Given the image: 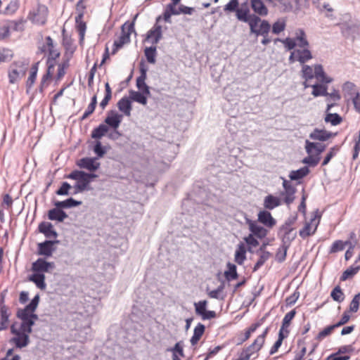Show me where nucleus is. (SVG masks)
Masks as SVG:
<instances>
[{
    "instance_id": "obj_58",
    "label": "nucleus",
    "mask_w": 360,
    "mask_h": 360,
    "mask_svg": "<svg viewBox=\"0 0 360 360\" xmlns=\"http://www.w3.org/2000/svg\"><path fill=\"white\" fill-rule=\"evenodd\" d=\"M359 269V266H356V267L351 266V267L348 268L342 273L341 278H340L341 281H346L347 279H348L349 278L352 277L358 272Z\"/></svg>"
},
{
    "instance_id": "obj_39",
    "label": "nucleus",
    "mask_w": 360,
    "mask_h": 360,
    "mask_svg": "<svg viewBox=\"0 0 360 360\" xmlns=\"http://www.w3.org/2000/svg\"><path fill=\"white\" fill-rule=\"evenodd\" d=\"M309 173V169L307 167H303L297 170L291 171L289 177L291 180H300L306 176Z\"/></svg>"
},
{
    "instance_id": "obj_54",
    "label": "nucleus",
    "mask_w": 360,
    "mask_h": 360,
    "mask_svg": "<svg viewBox=\"0 0 360 360\" xmlns=\"http://www.w3.org/2000/svg\"><path fill=\"white\" fill-rule=\"evenodd\" d=\"M145 56L148 63L154 64L156 61V47L151 46L145 49Z\"/></svg>"
},
{
    "instance_id": "obj_19",
    "label": "nucleus",
    "mask_w": 360,
    "mask_h": 360,
    "mask_svg": "<svg viewBox=\"0 0 360 360\" xmlns=\"http://www.w3.org/2000/svg\"><path fill=\"white\" fill-rule=\"evenodd\" d=\"M247 224H248L249 229L252 235L259 238H263L266 236V229L259 225L257 221L248 220Z\"/></svg>"
},
{
    "instance_id": "obj_63",
    "label": "nucleus",
    "mask_w": 360,
    "mask_h": 360,
    "mask_svg": "<svg viewBox=\"0 0 360 360\" xmlns=\"http://www.w3.org/2000/svg\"><path fill=\"white\" fill-rule=\"evenodd\" d=\"M238 0H230V1L226 5H225L224 10L226 12H236L237 9H238Z\"/></svg>"
},
{
    "instance_id": "obj_34",
    "label": "nucleus",
    "mask_w": 360,
    "mask_h": 360,
    "mask_svg": "<svg viewBox=\"0 0 360 360\" xmlns=\"http://www.w3.org/2000/svg\"><path fill=\"white\" fill-rule=\"evenodd\" d=\"M28 280L35 283L37 287L41 290H44L46 287L45 276L44 274H37L34 272V274L29 276Z\"/></svg>"
},
{
    "instance_id": "obj_48",
    "label": "nucleus",
    "mask_w": 360,
    "mask_h": 360,
    "mask_svg": "<svg viewBox=\"0 0 360 360\" xmlns=\"http://www.w3.org/2000/svg\"><path fill=\"white\" fill-rule=\"evenodd\" d=\"M108 131V127L105 124H101L92 131L91 137L93 139H101L106 134Z\"/></svg>"
},
{
    "instance_id": "obj_46",
    "label": "nucleus",
    "mask_w": 360,
    "mask_h": 360,
    "mask_svg": "<svg viewBox=\"0 0 360 360\" xmlns=\"http://www.w3.org/2000/svg\"><path fill=\"white\" fill-rule=\"evenodd\" d=\"M307 154L308 156L302 160V163L308 165L310 167L316 166L321 160L320 156L315 155L314 153Z\"/></svg>"
},
{
    "instance_id": "obj_12",
    "label": "nucleus",
    "mask_w": 360,
    "mask_h": 360,
    "mask_svg": "<svg viewBox=\"0 0 360 360\" xmlns=\"http://www.w3.org/2000/svg\"><path fill=\"white\" fill-rule=\"evenodd\" d=\"M16 316L22 321L20 326H22L23 327L27 326L28 328H32L35 321L38 319V316L32 311L30 312L26 307L24 309H19Z\"/></svg>"
},
{
    "instance_id": "obj_26",
    "label": "nucleus",
    "mask_w": 360,
    "mask_h": 360,
    "mask_svg": "<svg viewBox=\"0 0 360 360\" xmlns=\"http://www.w3.org/2000/svg\"><path fill=\"white\" fill-rule=\"evenodd\" d=\"M61 209L62 208L56 207L50 210L48 212V218L52 221H63L68 218V214Z\"/></svg>"
},
{
    "instance_id": "obj_20",
    "label": "nucleus",
    "mask_w": 360,
    "mask_h": 360,
    "mask_svg": "<svg viewBox=\"0 0 360 360\" xmlns=\"http://www.w3.org/2000/svg\"><path fill=\"white\" fill-rule=\"evenodd\" d=\"M38 229L40 233L49 238H56L58 236L56 231L53 229V225L49 222L40 223Z\"/></svg>"
},
{
    "instance_id": "obj_40",
    "label": "nucleus",
    "mask_w": 360,
    "mask_h": 360,
    "mask_svg": "<svg viewBox=\"0 0 360 360\" xmlns=\"http://www.w3.org/2000/svg\"><path fill=\"white\" fill-rule=\"evenodd\" d=\"M205 327L202 323H198L194 328L193 335L191 339V343L192 345H195L201 338L202 335L205 332Z\"/></svg>"
},
{
    "instance_id": "obj_47",
    "label": "nucleus",
    "mask_w": 360,
    "mask_h": 360,
    "mask_svg": "<svg viewBox=\"0 0 360 360\" xmlns=\"http://www.w3.org/2000/svg\"><path fill=\"white\" fill-rule=\"evenodd\" d=\"M313 4L321 12L328 11L333 12V8L331 5L325 0H314Z\"/></svg>"
},
{
    "instance_id": "obj_29",
    "label": "nucleus",
    "mask_w": 360,
    "mask_h": 360,
    "mask_svg": "<svg viewBox=\"0 0 360 360\" xmlns=\"http://www.w3.org/2000/svg\"><path fill=\"white\" fill-rule=\"evenodd\" d=\"M250 4L252 10L257 15L266 16L268 14V8L262 0H250Z\"/></svg>"
},
{
    "instance_id": "obj_64",
    "label": "nucleus",
    "mask_w": 360,
    "mask_h": 360,
    "mask_svg": "<svg viewBox=\"0 0 360 360\" xmlns=\"http://www.w3.org/2000/svg\"><path fill=\"white\" fill-rule=\"evenodd\" d=\"M350 359L349 355H343L339 354V352L331 354L325 360H349Z\"/></svg>"
},
{
    "instance_id": "obj_25",
    "label": "nucleus",
    "mask_w": 360,
    "mask_h": 360,
    "mask_svg": "<svg viewBox=\"0 0 360 360\" xmlns=\"http://www.w3.org/2000/svg\"><path fill=\"white\" fill-rule=\"evenodd\" d=\"M0 330H6L8 326L10 313L8 307L0 304Z\"/></svg>"
},
{
    "instance_id": "obj_2",
    "label": "nucleus",
    "mask_w": 360,
    "mask_h": 360,
    "mask_svg": "<svg viewBox=\"0 0 360 360\" xmlns=\"http://www.w3.org/2000/svg\"><path fill=\"white\" fill-rule=\"evenodd\" d=\"M32 332V327L20 326L18 328L15 324H13L11 326V333L13 337L10 339L9 342L18 349L26 347L30 342V334Z\"/></svg>"
},
{
    "instance_id": "obj_52",
    "label": "nucleus",
    "mask_w": 360,
    "mask_h": 360,
    "mask_svg": "<svg viewBox=\"0 0 360 360\" xmlns=\"http://www.w3.org/2000/svg\"><path fill=\"white\" fill-rule=\"evenodd\" d=\"M330 297L338 302H342L345 299V295L339 285L336 286L331 292Z\"/></svg>"
},
{
    "instance_id": "obj_32",
    "label": "nucleus",
    "mask_w": 360,
    "mask_h": 360,
    "mask_svg": "<svg viewBox=\"0 0 360 360\" xmlns=\"http://www.w3.org/2000/svg\"><path fill=\"white\" fill-rule=\"evenodd\" d=\"M117 108L120 111L122 112L126 116H130L132 108L130 98L125 97L121 98L117 103Z\"/></svg>"
},
{
    "instance_id": "obj_10",
    "label": "nucleus",
    "mask_w": 360,
    "mask_h": 360,
    "mask_svg": "<svg viewBox=\"0 0 360 360\" xmlns=\"http://www.w3.org/2000/svg\"><path fill=\"white\" fill-rule=\"evenodd\" d=\"M48 9L44 5H38L30 11L27 19L36 25H44L46 22Z\"/></svg>"
},
{
    "instance_id": "obj_45",
    "label": "nucleus",
    "mask_w": 360,
    "mask_h": 360,
    "mask_svg": "<svg viewBox=\"0 0 360 360\" xmlns=\"http://www.w3.org/2000/svg\"><path fill=\"white\" fill-rule=\"evenodd\" d=\"M236 17L238 20L248 22L252 18V14H250L248 8H238L236 11Z\"/></svg>"
},
{
    "instance_id": "obj_35",
    "label": "nucleus",
    "mask_w": 360,
    "mask_h": 360,
    "mask_svg": "<svg viewBox=\"0 0 360 360\" xmlns=\"http://www.w3.org/2000/svg\"><path fill=\"white\" fill-rule=\"evenodd\" d=\"M246 259V248L243 243H239L235 252V262L242 264Z\"/></svg>"
},
{
    "instance_id": "obj_30",
    "label": "nucleus",
    "mask_w": 360,
    "mask_h": 360,
    "mask_svg": "<svg viewBox=\"0 0 360 360\" xmlns=\"http://www.w3.org/2000/svg\"><path fill=\"white\" fill-rule=\"evenodd\" d=\"M54 71V63L48 65L46 73L43 75L41 79L39 91L42 92L48 86Z\"/></svg>"
},
{
    "instance_id": "obj_3",
    "label": "nucleus",
    "mask_w": 360,
    "mask_h": 360,
    "mask_svg": "<svg viewBox=\"0 0 360 360\" xmlns=\"http://www.w3.org/2000/svg\"><path fill=\"white\" fill-rule=\"evenodd\" d=\"M302 73L303 78L305 79V82H304L305 88L311 86L308 82L314 77L321 83H330L332 81L330 78L326 75L322 65L319 64H316L314 66L303 64Z\"/></svg>"
},
{
    "instance_id": "obj_44",
    "label": "nucleus",
    "mask_w": 360,
    "mask_h": 360,
    "mask_svg": "<svg viewBox=\"0 0 360 360\" xmlns=\"http://www.w3.org/2000/svg\"><path fill=\"white\" fill-rule=\"evenodd\" d=\"M8 25L11 31L22 32L24 30L25 20L19 19L18 20H8Z\"/></svg>"
},
{
    "instance_id": "obj_21",
    "label": "nucleus",
    "mask_w": 360,
    "mask_h": 360,
    "mask_svg": "<svg viewBox=\"0 0 360 360\" xmlns=\"http://www.w3.org/2000/svg\"><path fill=\"white\" fill-rule=\"evenodd\" d=\"M141 75L136 79V86L139 91L150 95V90L148 85L146 84L145 80L146 79V70L142 66L141 67Z\"/></svg>"
},
{
    "instance_id": "obj_14",
    "label": "nucleus",
    "mask_w": 360,
    "mask_h": 360,
    "mask_svg": "<svg viewBox=\"0 0 360 360\" xmlns=\"http://www.w3.org/2000/svg\"><path fill=\"white\" fill-rule=\"evenodd\" d=\"M54 269L55 264L53 262H46L43 258H39L32 264V271L37 274L51 272Z\"/></svg>"
},
{
    "instance_id": "obj_55",
    "label": "nucleus",
    "mask_w": 360,
    "mask_h": 360,
    "mask_svg": "<svg viewBox=\"0 0 360 360\" xmlns=\"http://www.w3.org/2000/svg\"><path fill=\"white\" fill-rule=\"evenodd\" d=\"M105 97L100 103V107L102 109H104L106 107V105L108 104V102L110 101V100L111 99V97H112L111 89L108 82L105 84Z\"/></svg>"
},
{
    "instance_id": "obj_42",
    "label": "nucleus",
    "mask_w": 360,
    "mask_h": 360,
    "mask_svg": "<svg viewBox=\"0 0 360 360\" xmlns=\"http://www.w3.org/2000/svg\"><path fill=\"white\" fill-rule=\"evenodd\" d=\"M326 96L328 102L326 112H328L335 105V102L340 99V95L338 91L334 90L332 93H328V96Z\"/></svg>"
},
{
    "instance_id": "obj_24",
    "label": "nucleus",
    "mask_w": 360,
    "mask_h": 360,
    "mask_svg": "<svg viewBox=\"0 0 360 360\" xmlns=\"http://www.w3.org/2000/svg\"><path fill=\"white\" fill-rule=\"evenodd\" d=\"M283 11H291L299 0H269Z\"/></svg>"
},
{
    "instance_id": "obj_15",
    "label": "nucleus",
    "mask_w": 360,
    "mask_h": 360,
    "mask_svg": "<svg viewBox=\"0 0 360 360\" xmlns=\"http://www.w3.org/2000/svg\"><path fill=\"white\" fill-rule=\"evenodd\" d=\"M42 52H49L48 65L53 63L52 60H55L60 56V52L53 45V40L50 37L46 38V44L41 48Z\"/></svg>"
},
{
    "instance_id": "obj_51",
    "label": "nucleus",
    "mask_w": 360,
    "mask_h": 360,
    "mask_svg": "<svg viewBox=\"0 0 360 360\" xmlns=\"http://www.w3.org/2000/svg\"><path fill=\"white\" fill-rule=\"evenodd\" d=\"M350 245V249H354V245L350 241L342 242V240H336L331 247V252H335L344 250L345 245Z\"/></svg>"
},
{
    "instance_id": "obj_31",
    "label": "nucleus",
    "mask_w": 360,
    "mask_h": 360,
    "mask_svg": "<svg viewBox=\"0 0 360 360\" xmlns=\"http://www.w3.org/2000/svg\"><path fill=\"white\" fill-rule=\"evenodd\" d=\"M333 134L323 129H315L310 134V139L321 141H325L329 139Z\"/></svg>"
},
{
    "instance_id": "obj_50",
    "label": "nucleus",
    "mask_w": 360,
    "mask_h": 360,
    "mask_svg": "<svg viewBox=\"0 0 360 360\" xmlns=\"http://www.w3.org/2000/svg\"><path fill=\"white\" fill-rule=\"evenodd\" d=\"M228 270L225 271V276L227 280H234L238 278V274L236 271V266L233 264L229 262L227 264Z\"/></svg>"
},
{
    "instance_id": "obj_56",
    "label": "nucleus",
    "mask_w": 360,
    "mask_h": 360,
    "mask_svg": "<svg viewBox=\"0 0 360 360\" xmlns=\"http://www.w3.org/2000/svg\"><path fill=\"white\" fill-rule=\"evenodd\" d=\"M285 28V20L284 19H279L273 24L272 32L278 34Z\"/></svg>"
},
{
    "instance_id": "obj_5",
    "label": "nucleus",
    "mask_w": 360,
    "mask_h": 360,
    "mask_svg": "<svg viewBox=\"0 0 360 360\" xmlns=\"http://www.w3.org/2000/svg\"><path fill=\"white\" fill-rule=\"evenodd\" d=\"M29 68L27 60H18L11 64L8 71L10 84L18 83L26 74Z\"/></svg>"
},
{
    "instance_id": "obj_13",
    "label": "nucleus",
    "mask_w": 360,
    "mask_h": 360,
    "mask_svg": "<svg viewBox=\"0 0 360 360\" xmlns=\"http://www.w3.org/2000/svg\"><path fill=\"white\" fill-rule=\"evenodd\" d=\"M162 16L159 15L156 18V22L154 26L148 32L146 35V40L153 44H157L162 37V28L159 24Z\"/></svg>"
},
{
    "instance_id": "obj_11",
    "label": "nucleus",
    "mask_w": 360,
    "mask_h": 360,
    "mask_svg": "<svg viewBox=\"0 0 360 360\" xmlns=\"http://www.w3.org/2000/svg\"><path fill=\"white\" fill-rule=\"evenodd\" d=\"M132 31H134V23H124L122 25L121 35L114 41L112 54H115L119 49L123 46L124 44L129 42L130 34Z\"/></svg>"
},
{
    "instance_id": "obj_62",
    "label": "nucleus",
    "mask_w": 360,
    "mask_h": 360,
    "mask_svg": "<svg viewBox=\"0 0 360 360\" xmlns=\"http://www.w3.org/2000/svg\"><path fill=\"white\" fill-rule=\"evenodd\" d=\"M359 300H360V294L356 295L352 299L350 305H349V311L352 312H356L359 309Z\"/></svg>"
},
{
    "instance_id": "obj_6",
    "label": "nucleus",
    "mask_w": 360,
    "mask_h": 360,
    "mask_svg": "<svg viewBox=\"0 0 360 360\" xmlns=\"http://www.w3.org/2000/svg\"><path fill=\"white\" fill-rule=\"evenodd\" d=\"M248 23L250 26V32L256 35H268L270 31V24L256 15H252V18Z\"/></svg>"
},
{
    "instance_id": "obj_36",
    "label": "nucleus",
    "mask_w": 360,
    "mask_h": 360,
    "mask_svg": "<svg viewBox=\"0 0 360 360\" xmlns=\"http://www.w3.org/2000/svg\"><path fill=\"white\" fill-rule=\"evenodd\" d=\"M82 201L76 200L72 198H68L63 201H57L55 202V206L58 208H71L81 205Z\"/></svg>"
},
{
    "instance_id": "obj_8",
    "label": "nucleus",
    "mask_w": 360,
    "mask_h": 360,
    "mask_svg": "<svg viewBox=\"0 0 360 360\" xmlns=\"http://www.w3.org/2000/svg\"><path fill=\"white\" fill-rule=\"evenodd\" d=\"M310 46L293 49L289 56L290 63L299 62L303 65L313 58V55L309 49Z\"/></svg>"
},
{
    "instance_id": "obj_53",
    "label": "nucleus",
    "mask_w": 360,
    "mask_h": 360,
    "mask_svg": "<svg viewBox=\"0 0 360 360\" xmlns=\"http://www.w3.org/2000/svg\"><path fill=\"white\" fill-rule=\"evenodd\" d=\"M96 104H97V98H96V96L95 95V96H94L92 97L91 103H89V105H88L86 110L84 112V114H83V115L82 117V120H85L90 115H91L94 112Z\"/></svg>"
},
{
    "instance_id": "obj_22",
    "label": "nucleus",
    "mask_w": 360,
    "mask_h": 360,
    "mask_svg": "<svg viewBox=\"0 0 360 360\" xmlns=\"http://www.w3.org/2000/svg\"><path fill=\"white\" fill-rule=\"evenodd\" d=\"M122 115H120L117 112L112 110L108 113V115L106 117L105 122L110 127H112L113 129H117L119 127L122 122Z\"/></svg>"
},
{
    "instance_id": "obj_28",
    "label": "nucleus",
    "mask_w": 360,
    "mask_h": 360,
    "mask_svg": "<svg viewBox=\"0 0 360 360\" xmlns=\"http://www.w3.org/2000/svg\"><path fill=\"white\" fill-rule=\"evenodd\" d=\"M305 150L307 153H314L315 155L320 156V154L325 150V146L306 140Z\"/></svg>"
},
{
    "instance_id": "obj_23",
    "label": "nucleus",
    "mask_w": 360,
    "mask_h": 360,
    "mask_svg": "<svg viewBox=\"0 0 360 360\" xmlns=\"http://www.w3.org/2000/svg\"><path fill=\"white\" fill-rule=\"evenodd\" d=\"M266 245H263L257 251V254L259 255V259L255 264L253 271H257L271 257V254L264 250Z\"/></svg>"
},
{
    "instance_id": "obj_1",
    "label": "nucleus",
    "mask_w": 360,
    "mask_h": 360,
    "mask_svg": "<svg viewBox=\"0 0 360 360\" xmlns=\"http://www.w3.org/2000/svg\"><path fill=\"white\" fill-rule=\"evenodd\" d=\"M268 333L269 328H266L262 334L258 335L250 346L243 349L242 351L238 353V358L236 360H251L257 359L259 351L264 345Z\"/></svg>"
},
{
    "instance_id": "obj_57",
    "label": "nucleus",
    "mask_w": 360,
    "mask_h": 360,
    "mask_svg": "<svg viewBox=\"0 0 360 360\" xmlns=\"http://www.w3.org/2000/svg\"><path fill=\"white\" fill-rule=\"evenodd\" d=\"M11 29L7 21L0 22V39H4L9 37Z\"/></svg>"
},
{
    "instance_id": "obj_17",
    "label": "nucleus",
    "mask_w": 360,
    "mask_h": 360,
    "mask_svg": "<svg viewBox=\"0 0 360 360\" xmlns=\"http://www.w3.org/2000/svg\"><path fill=\"white\" fill-rule=\"evenodd\" d=\"M78 166L90 172H94L99 168L100 162H98L96 158H84L79 161Z\"/></svg>"
},
{
    "instance_id": "obj_7",
    "label": "nucleus",
    "mask_w": 360,
    "mask_h": 360,
    "mask_svg": "<svg viewBox=\"0 0 360 360\" xmlns=\"http://www.w3.org/2000/svg\"><path fill=\"white\" fill-rule=\"evenodd\" d=\"M339 25L344 36L349 37L358 30L359 22L349 14H345Z\"/></svg>"
},
{
    "instance_id": "obj_16",
    "label": "nucleus",
    "mask_w": 360,
    "mask_h": 360,
    "mask_svg": "<svg viewBox=\"0 0 360 360\" xmlns=\"http://www.w3.org/2000/svg\"><path fill=\"white\" fill-rule=\"evenodd\" d=\"M58 240H45L37 245V253L39 255L51 257L56 248L55 244L58 243Z\"/></svg>"
},
{
    "instance_id": "obj_4",
    "label": "nucleus",
    "mask_w": 360,
    "mask_h": 360,
    "mask_svg": "<svg viewBox=\"0 0 360 360\" xmlns=\"http://www.w3.org/2000/svg\"><path fill=\"white\" fill-rule=\"evenodd\" d=\"M277 41H281L288 51L296 48L310 46L307 34L302 29L296 30L292 37H287L284 39H276L275 42Z\"/></svg>"
},
{
    "instance_id": "obj_18",
    "label": "nucleus",
    "mask_w": 360,
    "mask_h": 360,
    "mask_svg": "<svg viewBox=\"0 0 360 360\" xmlns=\"http://www.w3.org/2000/svg\"><path fill=\"white\" fill-rule=\"evenodd\" d=\"M319 222V219L315 216L311 219L309 223H307L304 228L300 231V236L305 238L313 234L317 228Z\"/></svg>"
},
{
    "instance_id": "obj_37",
    "label": "nucleus",
    "mask_w": 360,
    "mask_h": 360,
    "mask_svg": "<svg viewBox=\"0 0 360 360\" xmlns=\"http://www.w3.org/2000/svg\"><path fill=\"white\" fill-rule=\"evenodd\" d=\"M147 96L148 95L141 91H136L133 90L129 91L130 100L136 101L143 105H146L147 104Z\"/></svg>"
},
{
    "instance_id": "obj_38",
    "label": "nucleus",
    "mask_w": 360,
    "mask_h": 360,
    "mask_svg": "<svg viewBox=\"0 0 360 360\" xmlns=\"http://www.w3.org/2000/svg\"><path fill=\"white\" fill-rule=\"evenodd\" d=\"M342 91L345 97H350L352 98L356 94H359L354 84L350 82H347L343 84Z\"/></svg>"
},
{
    "instance_id": "obj_27",
    "label": "nucleus",
    "mask_w": 360,
    "mask_h": 360,
    "mask_svg": "<svg viewBox=\"0 0 360 360\" xmlns=\"http://www.w3.org/2000/svg\"><path fill=\"white\" fill-rule=\"evenodd\" d=\"M258 221L269 228L276 224V220L268 211H261L258 214Z\"/></svg>"
},
{
    "instance_id": "obj_61",
    "label": "nucleus",
    "mask_w": 360,
    "mask_h": 360,
    "mask_svg": "<svg viewBox=\"0 0 360 360\" xmlns=\"http://www.w3.org/2000/svg\"><path fill=\"white\" fill-rule=\"evenodd\" d=\"M94 152L98 158H102L106 153V150L102 146L100 141H96L94 146Z\"/></svg>"
},
{
    "instance_id": "obj_9",
    "label": "nucleus",
    "mask_w": 360,
    "mask_h": 360,
    "mask_svg": "<svg viewBox=\"0 0 360 360\" xmlns=\"http://www.w3.org/2000/svg\"><path fill=\"white\" fill-rule=\"evenodd\" d=\"M86 172L83 171H74L71 172L68 178L76 180V184L73 186L75 188L74 193H81L85 190H88L90 184L89 180L85 176Z\"/></svg>"
},
{
    "instance_id": "obj_59",
    "label": "nucleus",
    "mask_w": 360,
    "mask_h": 360,
    "mask_svg": "<svg viewBox=\"0 0 360 360\" xmlns=\"http://www.w3.org/2000/svg\"><path fill=\"white\" fill-rule=\"evenodd\" d=\"M207 304V302L206 300H202L194 303L195 313L202 316L206 310Z\"/></svg>"
},
{
    "instance_id": "obj_33",
    "label": "nucleus",
    "mask_w": 360,
    "mask_h": 360,
    "mask_svg": "<svg viewBox=\"0 0 360 360\" xmlns=\"http://www.w3.org/2000/svg\"><path fill=\"white\" fill-rule=\"evenodd\" d=\"M281 203V199L273 195H268L264 199V207L267 210H273Z\"/></svg>"
},
{
    "instance_id": "obj_41",
    "label": "nucleus",
    "mask_w": 360,
    "mask_h": 360,
    "mask_svg": "<svg viewBox=\"0 0 360 360\" xmlns=\"http://www.w3.org/2000/svg\"><path fill=\"white\" fill-rule=\"evenodd\" d=\"M326 83L323 84H311V87H312L313 90L311 92V94L315 96H328L327 92V87L325 84Z\"/></svg>"
},
{
    "instance_id": "obj_60",
    "label": "nucleus",
    "mask_w": 360,
    "mask_h": 360,
    "mask_svg": "<svg viewBox=\"0 0 360 360\" xmlns=\"http://www.w3.org/2000/svg\"><path fill=\"white\" fill-rule=\"evenodd\" d=\"M86 8V5L84 4V0H79L77 4V10L79 12L77 16L75 18L76 22H79V20H81L84 16V10Z\"/></svg>"
},
{
    "instance_id": "obj_49",
    "label": "nucleus",
    "mask_w": 360,
    "mask_h": 360,
    "mask_svg": "<svg viewBox=\"0 0 360 360\" xmlns=\"http://www.w3.org/2000/svg\"><path fill=\"white\" fill-rule=\"evenodd\" d=\"M327 114L325 117V122H330L332 125H338L341 123L342 117L337 113H330L326 112Z\"/></svg>"
},
{
    "instance_id": "obj_43",
    "label": "nucleus",
    "mask_w": 360,
    "mask_h": 360,
    "mask_svg": "<svg viewBox=\"0 0 360 360\" xmlns=\"http://www.w3.org/2000/svg\"><path fill=\"white\" fill-rule=\"evenodd\" d=\"M37 72H38V63L34 64L30 69V75H29L27 82H26V86H27V91L32 88L34 83L35 82Z\"/></svg>"
}]
</instances>
